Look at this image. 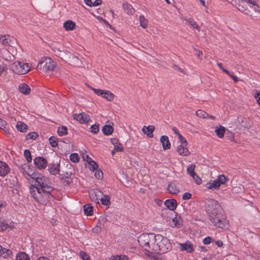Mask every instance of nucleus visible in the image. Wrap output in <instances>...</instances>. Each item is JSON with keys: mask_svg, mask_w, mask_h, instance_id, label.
Here are the masks:
<instances>
[{"mask_svg": "<svg viewBox=\"0 0 260 260\" xmlns=\"http://www.w3.org/2000/svg\"><path fill=\"white\" fill-rule=\"evenodd\" d=\"M83 159L87 161V162L88 163H89V162H90V160H92L91 158H90L88 155H84L83 156Z\"/></svg>", "mask_w": 260, "mask_h": 260, "instance_id": "nucleus-63", "label": "nucleus"}, {"mask_svg": "<svg viewBox=\"0 0 260 260\" xmlns=\"http://www.w3.org/2000/svg\"><path fill=\"white\" fill-rule=\"evenodd\" d=\"M0 128L5 132H8L9 126L7 123L3 119L0 118Z\"/></svg>", "mask_w": 260, "mask_h": 260, "instance_id": "nucleus-37", "label": "nucleus"}, {"mask_svg": "<svg viewBox=\"0 0 260 260\" xmlns=\"http://www.w3.org/2000/svg\"><path fill=\"white\" fill-rule=\"evenodd\" d=\"M179 245L181 251L185 250L189 253H191L194 251L193 245L189 241H186L184 243H179Z\"/></svg>", "mask_w": 260, "mask_h": 260, "instance_id": "nucleus-16", "label": "nucleus"}, {"mask_svg": "<svg viewBox=\"0 0 260 260\" xmlns=\"http://www.w3.org/2000/svg\"><path fill=\"white\" fill-rule=\"evenodd\" d=\"M49 142L51 145V146L53 147H55L57 146V142L55 139V138L54 137H51L49 139Z\"/></svg>", "mask_w": 260, "mask_h": 260, "instance_id": "nucleus-52", "label": "nucleus"}, {"mask_svg": "<svg viewBox=\"0 0 260 260\" xmlns=\"http://www.w3.org/2000/svg\"><path fill=\"white\" fill-rule=\"evenodd\" d=\"M56 67L55 62L50 57H45L42 58L37 66V70L40 73L51 75Z\"/></svg>", "mask_w": 260, "mask_h": 260, "instance_id": "nucleus-3", "label": "nucleus"}, {"mask_svg": "<svg viewBox=\"0 0 260 260\" xmlns=\"http://www.w3.org/2000/svg\"><path fill=\"white\" fill-rule=\"evenodd\" d=\"M196 115L200 118H207L209 114L203 110H199L196 111Z\"/></svg>", "mask_w": 260, "mask_h": 260, "instance_id": "nucleus-40", "label": "nucleus"}, {"mask_svg": "<svg viewBox=\"0 0 260 260\" xmlns=\"http://www.w3.org/2000/svg\"><path fill=\"white\" fill-rule=\"evenodd\" d=\"M9 165L4 161H0V176L5 177L10 172Z\"/></svg>", "mask_w": 260, "mask_h": 260, "instance_id": "nucleus-15", "label": "nucleus"}, {"mask_svg": "<svg viewBox=\"0 0 260 260\" xmlns=\"http://www.w3.org/2000/svg\"><path fill=\"white\" fill-rule=\"evenodd\" d=\"M76 24L72 20H67L63 23V27L66 30H72L75 27Z\"/></svg>", "mask_w": 260, "mask_h": 260, "instance_id": "nucleus-27", "label": "nucleus"}, {"mask_svg": "<svg viewBox=\"0 0 260 260\" xmlns=\"http://www.w3.org/2000/svg\"><path fill=\"white\" fill-rule=\"evenodd\" d=\"M187 145L180 144L177 148V151L179 155L182 156H188L189 155L190 152L188 149L186 148Z\"/></svg>", "mask_w": 260, "mask_h": 260, "instance_id": "nucleus-19", "label": "nucleus"}, {"mask_svg": "<svg viewBox=\"0 0 260 260\" xmlns=\"http://www.w3.org/2000/svg\"><path fill=\"white\" fill-rule=\"evenodd\" d=\"M84 212L85 215L90 216L92 214L93 207L90 204H86L83 206Z\"/></svg>", "mask_w": 260, "mask_h": 260, "instance_id": "nucleus-31", "label": "nucleus"}, {"mask_svg": "<svg viewBox=\"0 0 260 260\" xmlns=\"http://www.w3.org/2000/svg\"><path fill=\"white\" fill-rule=\"evenodd\" d=\"M34 162L35 167L40 170L44 169L47 166V160L43 157L39 156L36 157L34 160Z\"/></svg>", "mask_w": 260, "mask_h": 260, "instance_id": "nucleus-13", "label": "nucleus"}, {"mask_svg": "<svg viewBox=\"0 0 260 260\" xmlns=\"http://www.w3.org/2000/svg\"><path fill=\"white\" fill-rule=\"evenodd\" d=\"M73 117L74 119L77 120L81 123H86L90 120L89 116L85 113L74 114Z\"/></svg>", "mask_w": 260, "mask_h": 260, "instance_id": "nucleus-14", "label": "nucleus"}, {"mask_svg": "<svg viewBox=\"0 0 260 260\" xmlns=\"http://www.w3.org/2000/svg\"><path fill=\"white\" fill-rule=\"evenodd\" d=\"M111 142L114 146L115 151L117 152H121L123 150V148L118 139L116 138L111 139Z\"/></svg>", "mask_w": 260, "mask_h": 260, "instance_id": "nucleus-23", "label": "nucleus"}, {"mask_svg": "<svg viewBox=\"0 0 260 260\" xmlns=\"http://www.w3.org/2000/svg\"><path fill=\"white\" fill-rule=\"evenodd\" d=\"M11 253V251L10 250L3 248L0 245V255L1 256H3L4 257H5L7 256H8Z\"/></svg>", "mask_w": 260, "mask_h": 260, "instance_id": "nucleus-38", "label": "nucleus"}, {"mask_svg": "<svg viewBox=\"0 0 260 260\" xmlns=\"http://www.w3.org/2000/svg\"><path fill=\"white\" fill-rule=\"evenodd\" d=\"M80 257L83 260H90L89 256L84 251H81L79 253Z\"/></svg>", "mask_w": 260, "mask_h": 260, "instance_id": "nucleus-49", "label": "nucleus"}, {"mask_svg": "<svg viewBox=\"0 0 260 260\" xmlns=\"http://www.w3.org/2000/svg\"><path fill=\"white\" fill-rule=\"evenodd\" d=\"M16 128L20 132L26 133L28 129V126L23 122L18 121L16 125Z\"/></svg>", "mask_w": 260, "mask_h": 260, "instance_id": "nucleus-24", "label": "nucleus"}, {"mask_svg": "<svg viewBox=\"0 0 260 260\" xmlns=\"http://www.w3.org/2000/svg\"><path fill=\"white\" fill-rule=\"evenodd\" d=\"M32 179L31 182L34 184L29 188L31 197L38 203L47 204L53 190L49 179L41 174H34Z\"/></svg>", "mask_w": 260, "mask_h": 260, "instance_id": "nucleus-1", "label": "nucleus"}, {"mask_svg": "<svg viewBox=\"0 0 260 260\" xmlns=\"http://www.w3.org/2000/svg\"><path fill=\"white\" fill-rule=\"evenodd\" d=\"M237 8L240 12L246 15H248L249 14V9L243 4H239Z\"/></svg>", "mask_w": 260, "mask_h": 260, "instance_id": "nucleus-32", "label": "nucleus"}, {"mask_svg": "<svg viewBox=\"0 0 260 260\" xmlns=\"http://www.w3.org/2000/svg\"><path fill=\"white\" fill-rule=\"evenodd\" d=\"M228 179L223 175H219L216 180L210 181L206 184L207 188L212 190H217L221 184H224Z\"/></svg>", "mask_w": 260, "mask_h": 260, "instance_id": "nucleus-10", "label": "nucleus"}, {"mask_svg": "<svg viewBox=\"0 0 260 260\" xmlns=\"http://www.w3.org/2000/svg\"><path fill=\"white\" fill-rule=\"evenodd\" d=\"M102 132L105 135H110L113 132V128L110 125H105L102 127Z\"/></svg>", "mask_w": 260, "mask_h": 260, "instance_id": "nucleus-29", "label": "nucleus"}, {"mask_svg": "<svg viewBox=\"0 0 260 260\" xmlns=\"http://www.w3.org/2000/svg\"><path fill=\"white\" fill-rule=\"evenodd\" d=\"M58 134L59 136H62L67 134V128L65 126H62L61 127H58Z\"/></svg>", "mask_w": 260, "mask_h": 260, "instance_id": "nucleus-39", "label": "nucleus"}, {"mask_svg": "<svg viewBox=\"0 0 260 260\" xmlns=\"http://www.w3.org/2000/svg\"><path fill=\"white\" fill-rule=\"evenodd\" d=\"M171 244L166 237L157 234L155 235L151 253H165L171 250Z\"/></svg>", "mask_w": 260, "mask_h": 260, "instance_id": "nucleus-2", "label": "nucleus"}, {"mask_svg": "<svg viewBox=\"0 0 260 260\" xmlns=\"http://www.w3.org/2000/svg\"><path fill=\"white\" fill-rule=\"evenodd\" d=\"M70 158L73 162H77L79 160V156L77 153H72L70 156Z\"/></svg>", "mask_w": 260, "mask_h": 260, "instance_id": "nucleus-46", "label": "nucleus"}, {"mask_svg": "<svg viewBox=\"0 0 260 260\" xmlns=\"http://www.w3.org/2000/svg\"><path fill=\"white\" fill-rule=\"evenodd\" d=\"M92 90L98 95L106 99L108 101H112L114 99V95L110 91L107 90H102L100 89L92 88Z\"/></svg>", "mask_w": 260, "mask_h": 260, "instance_id": "nucleus-11", "label": "nucleus"}, {"mask_svg": "<svg viewBox=\"0 0 260 260\" xmlns=\"http://www.w3.org/2000/svg\"><path fill=\"white\" fill-rule=\"evenodd\" d=\"M255 98L257 100L258 104L260 105V91L256 93L255 95Z\"/></svg>", "mask_w": 260, "mask_h": 260, "instance_id": "nucleus-61", "label": "nucleus"}, {"mask_svg": "<svg viewBox=\"0 0 260 260\" xmlns=\"http://www.w3.org/2000/svg\"><path fill=\"white\" fill-rule=\"evenodd\" d=\"M191 198V194L189 192H185L183 194V200H189Z\"/></svg>", "mask_w": 260, "mask_h": 260, "instance_id": "nucleus-59", "label": "nucleus"}, {"mask_svg": "<svg viewBox=\"0 0 260 260\" xmlns=\"http://www.w3.org/2000/svg\"><path fill=\"white\" fill-rule=\"evenodd\" d=\"M191 177H192L193 179L194 180V182L197 184L199 185L201 184L202 181V179L196 174H195L194 175H192Z\"/></svg>", "mask_w": 260, "mask_h": 260, "instance_id": "nucleus-50", "label": "nucleus"}, {"mask_svg": "<svg viewBox=\"0 0 260 260\" xmlns=\"http://www.w3.org/2000/svg\"><path fill=\"white\" fill-rule=\"evenodd\" d=\"M9 180L10 182L11 187L15 186L18 183L17 179L15 176H10Z\"/></svg>", "mask_w": 260, "mask_h": 260, "instance_id": "nucleus-41", "label": "nucleus"}, {"mask_svg": "<svg viewBox=\"0 0 260 260\" xmlns=\"http://www.w3.org/2000/svg\"><path fill=\"white\" fill-rule=\"evenodd\" d=\"M184 20L187 21L193 28L197 29L199 31H200V27L193 19L184 18Z\"/></svg>", "mask_w": 260, "mask_h": 260, "instance_id": "nucleus-30", "label": "nucleus"}, {"mask_svg": "<svg viewBox=\"0 0 260 260\" xmlns=\"http://www.w3.org/2000/svg\"><path fill=\"white\" fill-rule=\"evenodd\" d=\"M13 71L17 74L24 75L30 71V67L27 63L16 61L14 62L13 67Z\"/></svg>", "mask_w": 260, "mask_h": 260, "instance_id": "nucleus-9", "label": "nucleus"}, {"mask_svg": "<svg viewBox=\"0 0 260 260\" xmlns=\"http://www.w3.org/2000/svg\"><path fill=\"white\" fill-rule=\"evenodd\" d=\"M123 9L128 14H132L134 12V9L133 8L132 6L127 4H123Z\"/></svg>", "mask_w": 260, "mask_h": 260, "instance_id": "nucleus-34", "label": "nucleus"}, {"mask_svg": "<svg viewBox=\"0 0 260 260\" xmlns=\"http://www.w3.org/2000/svg\"><path fill=\"white\" fill-rule=\"evenodd\" d=\"M165 205L170 210H174L177 207V202L175 200L169 199L165 202Z\"/></svg>", "mask_w": 260, "mask_h": 260, "instance_id": "nucleus-22", "label": "nucleus"}, {"mask_svg": "<svg viewBox=\"0 0 260 260\" xmlns=\"http://www.w3.org/2000/svg\"><path fill=\"white\" fill-rule=\"evenodd\" d=\"M103 192L98 189H92L89 191V196L92 201L99 203L101 198L103 197Z\"/></svg>", "mask_w": 260, "mask_h": 260, "instance_id": "nucleus-12", "label": "nucleus"}, {"mask_svg": "<svg viewBox=\"0 0 260 260\" xmlns=\"http://www.w3.org/2000/svg\"><path fill=\"white\" fill-rule=\"evenodd\" d=\"M139 20H140V26L143 28H146L148 25V21L145 19L144 16L143 15H141L139 17Z\"/></svg>", "mask_w": 260, "mask_h": 260, "instance_id": "nucleus-36", "label": "nucleus"}, {"mask_svg": "<svg viewBox=\"0 0 260 260\" xmlns=\"http://www.w3.org/2000/svg\"><path fill=\"white\" fill-rule=\"evenodd\" d=\"M196 168V165L191 164L189 167H188L187 169V172L190 176H192V175H194L195 174H196L194 172V169Z\"/></svg>", "mask_w": 260, "mask_h": 260, "instance_id": "nucleus-43", "label": "nucleus"}, {"mask_svg": "<svg viewBox=\"0 0 260 260\" xmlns=\"http://www.w3.org/2000/svg\"><path fill=\"white\" fill-rule=\"evenodd\" d=\"M59 164L58 163H52L50 164L48 166V171L50 174L56 175L59 172Z\"/></svg>", "mask_w": 260, "mask_h": 260, "instance_id": "nucleus-18", "label": "nucleus"}, {"mask_svg": "<svg viewBox=\"0 0 260 260\" xmlns=\"http://www.w3.org/2000/svg\"><path fill=\"white\" fill-rule=\"evenodd\" d=\"M203 242L204 244H209L211 242V237H207L203 239Z\"/></svg>", "mask_w": 260, "mask_h": 260, "instance_id": "nucleus-60", "label": "nucleus"}, {"mask_svg": "<svg viewBox=\"0 0 260 260\" xmlns=\"http://www.w3.org/2000/svg\"><path fill=\"white\" fill-rule=\"evenodd\" d=\"M7 66L4 63L0 64V75L7 70Z\"/></svg>", "mask_w": 260, "mask_h": 260, "instance_id": "nucleus-54", "label": "nucleus"}, {"mask_svg": "<svg viewBox=\"0 0 260 260\" xmlns=\"http://www.w3.org/2000/svg\"><path fill=\"white\" fill-rule=\"evenodd\" d=\"M61 176H62V178H66V179H64L63 181V183L64 185L66 184H69L72 182V180L70 178H69V176H70L68 173H66V174H61Z\"/></svg>", "mask_w": 260, "mask_h": 260, "instance_id": "nucleus-42", "label": "nucleus"}, {"mask_svg": "<svg viewBox=\"0 0 260 260\" xmlns=\"http://www.w3.org/2000/svg\"><path fill=\"white\" fill-rule=\"evenodd\" d=\"M178 139L179 140L180 144H185V145L187 144V141L184 137H183V136L181 135H179Z\"/></svg>", "mask_w": 260, "mask_h": 260, "instance_id": "nucleus-55", "label": "nucleus"}, {"mask_svg": "<svg viewBox=\"0 0 260 260\" xmlns=\"http://www.w3.org/2000/svg\"><path fill=\"white\" fill-rule=\"evenodd\" d=\"M206 210L209 217H215L218 213L223 212L221 205L215 200H208L206 202Z\"/></svg>", "mask_w": 260, "mask_h": 260, "instance_id": "nucleus-4", "label": "nucleus"}, {"mask_svg": "<svg viewBox=\"0 0 260 260\" xmlns=\"http://www.w3.org/2000/svg\"><path fill=\"white\" fill-rule=\"evenodd\" d=\"M155 235L153 234H143L141 235L138 239V241L141 246L148 252L151 253L152 248L148 245L149 242L153 245Z\"/></svg>", "mask_w": 260, "mask_h": 260, "instance_id": "nucleus-6", "label": "nucleus"}, {"mask_svg": "<svg viewBox=\"0 0 260 260\" xmlns=\"http://www.w3.org/2000/svg\"><path fill=\"white\" fill-rule=\"evenodd\" d=\"M91 132L92 133L96 134L99 131V125L93 124L90 127Z\"/></svg>", "mask_w": 260, "mask_h": 260, "instance_id": "nucleus-51", "label": "nucleus"}, {"mask_svg": "<svg viewBox=\"0 0 260 260\" xmlns=\"http://www.w3.org/2000/svg\"><path fill=\"white\" fill-rule=\"evenodd\" d=\"M102 3V0H95L94 2H93L92 6L96 7Z\"/></svg>", "mask_w": 260, "mask_h": 260, "instance_id": "nucleus-62", "label": "nucleus"}, {"mask_svg": "<svg viewBox=\"0 0 260 260\" xmlns=\"http://www.w3.org/2000/svg\"><path fill=\"white\" fill-rule=\"evenodd\" d=\"M19 90L22 93L27 95L30 92V88L25 83H21L19 85Z\"/></svg>", "mask_w": 260, "mask_h": 260, "instance_id": "nucleus-25", "label": "nucleus"}, {"mask_svg": "<svg viewBox=\"0 0 260 260\" xmlns=\"http://www.w3.org/2000/svg\"><path fill=\"white\" fill-rule=\"evenodd\" d=\"M88 165L89 169L92 171L95 170L98 168V167L97 164L94 160H90V162H89Z\"/></svg>", "mask_w": 260, "mask_h": 260, "instance_id": "nucleus-47", "label": "nucleus"}, {"mask_svg": "<svg viewBox=\"0 0 260 260\" xmlns=\"http://www.w3.org/2000/svg\"><path fill=\"white\" fill-rule=\"evenodd\" d=\"M225 132V128L221 125H220L218 127H216L215 131V132L217 136L220 138L223 137Z\"/></svg>", "mask_w": 260, "mask_h": 260, "instance_id": "nucleus-28", "label": "nucleus"}, {"mask_svg": "<svg viewBox=\"0 0 260 260\" xmlns=\"http://www.w3.org/2000/svg\"><path fill=\"white\" fill-rule=\"evenodd\" d=\"M160 141L162 144L164 150H167L170 148L171 144L169 142V138L167 136H161L160 138Z\"/></svg>", "mask_w": 260, "mask_h": 260, "instance_id": "nucleus-21", "label": "nucleus"}, {"mask_svg": "<svg viewBox=\"0 0 260 260\" xmlns=\"http://www.w3.org/2000/svg\"><path fill=\"white\" fill-rule=\"evenodd\" d=\"M16 260H29L28 256L24 252H19L16 256Z\"/></svg>", "mask_w": 260, "mask_h": 260, "instance_id": "nucleus-35", "label": "nucleus"}, {"mask_svg": "<svg viewBox=\"0 0 260 260\" xmlns=\"http://www.w3.org/2000/svg\"><path fill=\"white\" fill-rule=\"evenodd\" d=\"M194 50L196 52L195 55L198 57V58H199L200 60H202V56L203 55L202 51L199 50H197L196 49H194Z\"/></svg>", "mask_w": 260, "mask_h": 260, "instance_id": "nucleus-58", "label": "nucleus"}, {"mask_svg": "<svg viewBox=\"0 0 260 260\" xmlns=\"http://www.w3.org/2000/svg\"><path fill=\"white\" fill-rule=\"evenodd\" d=\"M248 4L249 14H248L252 18L260 17V6L257 4L255 0H241Z\"/></svg>", "mask_w": 260, "mask_h": 260, "instance_id": "nucleus-8", "label": "nucleus"}, {"mask_svg": "<svg viewBox=\"0 0 260 260\" xmlns=\"http://www.w3.org/2000/svg\"><path fill=\"white\" fill-rule=\"evenodd\" d=\"M103 175V172L101 170H96L94 173V176L98 179H102Z\"/></svg>", "mask_w": 260, "mask_h": 260, "instance_id": "nucleus-53", "label": "nucleus"}, {"mask_svg": "<svg viewBox=\"0 0 260 260\" xmlns=\"http://www.w3.org/2000/svg\"><path fill=\"white\" fill-rule=\"evenodd\" d=\"M168 190L171 194H176L179 192V188L174 183H170L168 186Z\"/></svg>", "mask_w": 260, "mask_h": 260, "instance_id": "nucleus-26", "label": "nucleus"}, {"mask_svg": "<svg viewBox=\"0 0 260 260\" xmlns=\"http://www.w3.org/2000/svg\"><path fill=\"white\" fill-rule=\"evenodd\" d=\"M24 156L28 162L31 161L32 158L31 156L30 152L29 151V150L27 149L25 150L24 151Z\"/></svg>", "mask_w": 260, "mask_h": 260, "instance_id": "nucleus-45", "label": "nucleus"}, {"mask_svg": "<svg viewBox=\"0 0 260 260\" xmlns=\"http://www.w3.org/2000/svg\"><path fill=\"white\" fill-rule=\"evenodd\" d=\"M155 129V127L153 125L144 126L142 131L144 134L147 135L149 138H152L153 136V132Z\"/></svg>", "mask_w": 260, "mask_h": 260, "instance_id": "nucleus-20", "label": "nucleus"}, {"mask_svg": "<svg viewBox=\"0 0 260 260\" xmlns=\"http://www.w3.org/2000/svg\"><path fill=\"white\" fill-rule=\"evenodd\" d=\"M209 220L215 226L218 228L222 229L228 228L229 222L224 211L218 213V215L215 217L209 218Z\"/></svg>", "mask_w": 260, "mask_h": 260, "instance_id": "nucleus-5", "label": "nucleus"}, {"mask_svg": "<svg viewBox=\"0 0 260 260\" xmlns=\"http://www.w3.org/2000/svg\"><path fill=\"white\" fill-rule=\"evenodd\" d=\"M39 135L36 132H31L27 134L26 136V139H32L35 140L38 137Z\"/></svg>", "mask_w": 260, "mask_h": 260, "instance_id": "nucleus-44", "label": "nucleus"}, {"mask_svg": "<svg viewBox=\"0 0 260 260\" xmlns=\"http://www.w3.org/2000/svg\"><path fill=\"white\" fill-rule=\"evenodd\" d=\"M217 66H218V67H219L221 70H222V71H223L224 73H225L226 74H227V75H230V72H229V71L223 67L222 63H221V62H218V63H217Z\"/></svg>", "mask_w": 260, "mask_h": 260, "instance_id": "nucleus-56", "label": "nucleus"}, {"mask_svg": "<svg viewBox=\"0 0 260 260\" xmlns=\"http://www.w3.org/2000/svg\"><path fill=\"white\" fill-rule=\"evenodd\" d=\"M10 227V226L7 223L4 222H1L0 223V228L3 231L6 230Z\"/></svg>", "mask_w": 260, "mask_h": 260, "instance_id": "nucleus-57", "label": "nucleus"}, {"mask_svg": "<svg viewBox=\"0 0 260 260\" xmlns=\"http://www.w3.org/2000/svg\"><path fill=\"white\" fill-rule=\"evenodd\" d=\"M110 260H128V258L125 255H116L111 258Z\"/></svg>", "mask_w": 260, "mask_h": 260, "instance_id": "nucleus-48", "label": "nucleus"}, {"mask_svg": "<svg viewBox=\"0 0 260 260\" xmlns=\"http://www.w3.org/2000/svg\"><path fill=\"white\" fill-rule=\"evenodd\" d=\"M84 3L88 6L89 7H93L92 4L93 2L91 1V0H84Z\"/></svg>", "mask_w": 260, "mask_h": 260, "instance_id": "nucleus-64", "label": "nucleus"}, {"mask_svg": "<svg viewBox=\"0 0 260 260\" xmlns=\"http://www.w3.org/2000/svg\"><path fill=\"white\" fill-rule=\"evenodd\" d=\"M0 42L3 45L6 46L12 47L14 45V43L11 41L10 37L8 35H2L0 36Z\"/></svg>", "mask_w": 260, "mask_h": 260, "instance_id": "nucleus-17", "label": "nucleus"}, {"mask_svg": "<svg viewBox=\"0 0 260 260\" xmlns=\"http://www.w3.org/2000/svg\"><path fill=\"white\" fill-rule=\"evenodd\" d=\"M100 201L104 205H109L110 204V197L108 195H104L103 193V197L101 198Z\"/></svg>", "mask_w": 260, "mask_h": 260, "instance_id": "nucleus-33", "label": "nucleus"}, {"mask_svg": "<svg viewBox=\"0 0 260 260\" xmlns=\"http://www.w3.org/2000/svg\"><path fill=\"white\" fill-rule=\"evenodd\" d=\"M58 51L59 52V55L62 59L70 61L72 64L76 67H80L83 66L82 61L70 52L68 51H62L60 50H58Z\"/></svg>", "mask_w": 260, "mask_h": 260, "instance_id": "nucleus-7", "label": "nucleus"}]
</instances>
